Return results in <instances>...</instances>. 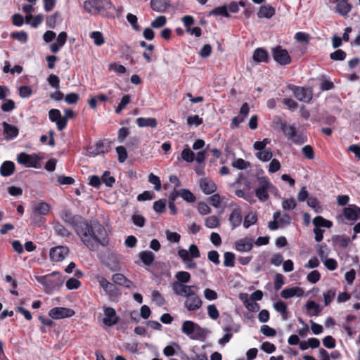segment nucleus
<instances>
[{
  "instance_id": "obj_1",
  "label": "nucleus",
  "mask_w": 360,
  "mask_h": 360,
  "mask_svg": "<svg viewBox=\"0 0 360 360\" xmlns=\"http://www.w3.org/2000/svg\"><path fill=\"white\" fill-rule=\"evenodd\" d=\"M83 244L91 251L98 248V245L105 246L108 244V233L100 222L88 221L84 217L75 230Z\"/></svg>"
},
{
  "instance_id": "obj_2",
  "label": "nucleus",
  "mask_w": 360,
  "mask_h": 360,
  "mask_svg": "<svg viewBox=\"0 0 360 360\" xmlns=\"http://www.w3.org/2000/svg\"><path fill=\"white\" fill-rule=\"evenodd\" d=\"M84 8L91 14L100 13L103 16H108L115 7L110 0H89L84 3Z\"/></svg>"
},
{
  "instance_id": "obj_3",
  "label": "nucleus",
  "mask_w": 360,
  "mask_h": 360,
  "mask_svg": "<svg viewBox=\"0 0 360 360\" xmlns=\"http://www.w3.org/2000/svg\"><path fill=\"white\" fill-rule=\"evenodd\" d=\"M37 282L43 285L49 293L58 290L63 284V279L58 271H53L45 276H35Z\"/></svg>"
},
{
  "instance_id": "obj_4",
  "label": "nucleus",
  "mask_w": 360,
  "mask_h": 360,
  "mask_svg": "<svg viewBox=\"0 0 360 360\" xmlns=\"http://www.w3.org/2000/svg\"><path fill=\"white\" fill-rule=\"evenodd\" d=\"M258 187L255 189V195L260 202H266L269 199V192L276 190L266 176L257 177Z\"/></svg>"
},
{
  "instance_id": "obj_5",
  "label": "nucleus",
  "mask_w": 360,
  "mask_h": 360,
  "mask_svg": "<svg viewBox=\"0 0 360 360\" xmlns=\"http://www.w3.org/2000/svg\"><path fill=\"white\" fill-rule=\"evenodd\" d=\"M271 54L274 60L280 65H287L292 61L288 51L281 46H276L271 49Z\"/></svg>"
},
{
  "instance_id": "obj_6",
  "label": "nucleus",
  "mask_w": 360,
  "mask_h": 360,
  "mask_svg": "<svg viewBox=\"0 0 360 360\" xmlns=\"http://www.w3.org/2000/svg\"><path fill=\"white\" fill-rule=\"evenodd\" d=\"M293 93L295 97L300 101L309 103L313 97L312 91L309 88L297 86L293 84L288 86Z\"/></svg>"
},
{
  "instance_id": "obj_7",
  "label": "nucleus",
  "mask_w": 360,
  "mask_h": 360,
  "mask_svg": "<svg viewBox=\"0 0 360 360\" xmlns=\"http://www.w3.org/2000/svg\"><path fill=\"white\" fill-rule=\"evenodd\" d=\"M172 288L175 295L184 297L186 299L196 294L193 289L198 290V288L194 285H187L179 282H173Z\"/></svg>"
},
{
  "instance_id": "obj_8",
  "label": "nucleus",
  "mask_w": 360,
  "mask_h": 360,
  "mask_svg": "<svg viewBox=\"0 0 360 360\" xmlns=\"http://www.w3.org/2000/svg\"><path fill=\"white\" fill-rule=\"evenodd\" d=\"M231 322L225 324L223 326V330L225 332L224 335L222 338L219 340V344L224 345L228 343L233 336V333H238L240 330V325L234 323L231 318H230Z\"/></svg>"
},
{
  "instance_id": "obj_9",
  "label": "nucleus",
  "mask_w": 360,
  "mask_h": 360,
  "mask_svg": "<svg viewBox=\"0 0 360 360\" xmlns=\"http://www.w3.org/2000/svg\"><path fill=\"white\" fill-rule=\"evenodd\" d=\"M60 217L65 224L72 226L74 231L83 218L79 214H73L68 209L63 210L60 213Z\"/></svg>"
},
{
  "instance_id": "obj_10",
  "label": "nucleus",
  "mask_w": 360,
  "mask_h": 360,
  "mask_svg": "<svg viewBox=\"0 0 360 360\" xmlns=\"http://www.w3.org/2000/svg\"><path fill=\"white\" fill-rule=\"evenodd\" d=\"M18 163L27 167L38 168L39 167V157L36 154L29 155L26 153H20L17 158Z\"/></svg>"
},
{
  "instance_id": "obj_11",
  "label": "nucleus",
  "mask_w": 360,
  "mask_h": 360,
  "mask_svg": "<svg viewBox=\"0 0 360 360\" xmlns=\"http://www.w3.org/2000/svg\"><path fill=\"white\" fill-rule=\"evenodd\" d=\"M329 2L335 5V12L344 18L347 17L352 8L349 0H329Z\"/></svg>"
},
{
  "instance_id": "obj_12",
  "label": "nucleus",
  "mask_w": 360,
  "mask_h": 360,
  "mask_svg": "<svg viewBox=\"0 0 360 360\" xmlns=\"http://www.w3.org/2000/svg\"><path fill=\"white\" fill-rule=\"evenodd\" d=\"M69 254L67 246H57L51 248L49 257L51 261L58 262L63 261Z\"/></svg>"
},
{
  "instance_id": "obj_13",
  "label": "nucleus",
  "mask_w": 360,
  "mask_h": 360,
  "mask_svg": "<svg viewBox=\"0 0 360 360\" xmlns=\"http://www.w3.org/2000/svg\"><path fill=\"white\" fill-rule=\"evenodd\" d=\"M74 314L75 311L73 309L65 307H54L49 312V315L53 319L68 318Z\"/></svg>"
},
{
  "instance_id": "obj_14",
  "label": "nucleus",
  "mask_w": 360,
  "mask_h": 360,
  "mask_svg": "<svg viewBox=\"0 0 360 360\" xmlns=\"http://www.w3.org/2000/svg\"><path fill=\"white\" fill-rule=\"evenodd\" d=\"M96 279L100 286L103 289L106 294L110 297H115L118 293V289L115 283L109 282L106 278L101 276H97Z\"/></svg>"
},
{
  "instance_id": "obj_15",
  "label": "nucleus",
  "mask_w": 360,
  "mask_h": 360,
  "mask_svg": "<svg viewBox=\"0 0 360 360\" xmlns=\"http://www.w3.org/2000/svg\"><path fill=\"white\" fill-rule=\"evenodd\" d=\"M49 117L51 122H56L59 131L64 129L67 126L66 118L61 116V113L58 109H51L49 112Z\"/></svg>"
},
{
  "instance_id": "obj_16",
  "label": "nucleus",
  "mask_w": 360,
  "mask_h": 360,
  "mask_svg": "<svg viewBox=\"0 0 360 360\" xmlns=\"http://www.w3.org/2000/svg\"><path fill=\"white\" fill-rule=\"evenodd\" d=\"M105 317L103 319V323L108 326H112L115 325L118 321L119 317L116 314L115 310L112 307L104 308Z\"/></svg>"
},
{
  "instance_id": "obj_17",
  "label": "nucleus",
  "mask_w": 360,
  "mask_h": 360,
  "mask_svg": "<svg viewBox=\"0 0 360 360\" xmlns=\"http://www.w3.org/2000/svg\"><path fill=\"white\" fill-rule=\"evenodd\" d=\"M276 124H279L283 134L288 140L295 136L296 129L293 125L287 124L286 122L283 121L280 117H276Z\"/></svg>"
},
{
  "instance_id": "obj_18",
  "label": "nucleus",
  "mask_w": 360,
  "mask_h": 360,
  "mask_svg": "<svg viewBox=\"0 0 360 360\" xmlns=\"http://www.w3.org/2000/svg\"><path fill=\"white\" fill-rule=\"evenodd\" d=\"M110 141L107 140L98 141L93 148H90L89 152L93 156L108 153L110 148Z\"/></svg>"
},
{
  "instance_id": "obj_19",
  "label": "nucleus",
  "mask_w": 360,
  "mask_h": 360,
  "mask_svg": "<svg viewBox=\"0 0 360 360\" xmlns=\"http://www.w3.org/2000/svg\"><path fill=\"white\" fill-rule=\"evenodd\" d=\"M242 219L241 209L237 205L232 210L229 217V221L231 224L232 230L240 226Z\"/></svg>"
},
{
  "instance_id": "obj_20",
  "label": "nucleus",
  "mask_w": 360,
  "mask_h": 360,
  "mask_svg": "<svg viewBox=\"0 0 360 360\" xmlns=\"http://www.w3.org/2000/svg\"><path fill=\"white\" fill-rule=\"evenodd\" d=\"M202 301L197 294L186 299L184 302V307L188 311H196L202 307Z\"/></svg>"
},
{
  "instance_id": "obj_21",
  "label": "nucleus",
  "mask_w": 360,
  "mask_h": 360,
  "mask_svg": "<svg viewBox=\"0 0 360 360\" xmlns=\"http://www.w3.org/2000/svg\"><path fill=\"white\" fill-rule=\"evenodd\" d=\"M345 217L349 221H356L360 219V207L354 205H350L343 210Z\"/></svg>"
},
{
  "instance_id": "obj_22",
  "label": "nucleus",
  "mask_w": 360,
  "mask_h": 360,
  "mask_svg": "<svg viewBox=\"0 0 360 360\" xmlns=\"http://www.w3.org/2000/svg\"><path fill=\"white\" fill-rule=\"evenodd\" d=\"M4 134L6 140H13L16 138L19 134V129L17 127L7 123L6 122H2Z\"/></svg>"
},
{
  "instance_id": "obj_23",
  "label": "nucleus",
  "mask_w": 360,
  "mask_h": 360,
  "mask_svg": "<svg viewBox=\"0 0 360 360\" xmlns=\"http://www.w3.org/2000/svg\"><path fill=\"white\" fill-rule=\"evenodd\" d=\"M199 184L201 190L206 195L212 194L217 190V186L214 182L209 179H201Z\"/></svg>"
},
{
  "instance_id": "obj_24",
  "label": "nucleus",
  "mask_w": 360,
  "mask_h": 360,
  "mask_svg": "<svg viewBox=\"0 0 360 360\" xmlns=\"http://www.w3.org/2000/svg\"><path fill=\"white\" fill-rule=\"evenodd\" d=\"M253 247L252 239L244 238L235 243L236 250L240 252H249Z\"/></svg>"
},
{
  "instance_id": "obj_25",
  "label": "nucleus",
  "mask_w": 360,
  "mask_h": 360,
  "mask_svg": "<svg viewBox=\"0 0 360 360\" xmlns=\"http://www.w3.org/2000/svg\"><path fill=\"white\" fill-rule=\"evenodd\" d=\"M150 4L154 11L164 13L170 6V1L169 0H150Z\"/></svg>"
},
{
  "instance_id": "obj_26",
  "label": "nucleus",
  "mask_w": 360,
  "mask_h": 360,
  "mask_svg": "<svg viewBox=\"0 0 360 360\" xmlns=\"http://www.w3.org/2000/svg\"><path fill=\"white\" fill-rule=\"evenodd\" d=\"M304 291L299 287H291L283 289L281 292V296L284 299H288L295 296L301 297Z\"/></svg>"
},
{
  "instance_id": "obj_27",
  "label": "nucleus",
  "mask_w": 360,
  "mask_h": 360,
  "mask_svg": "<svg viewBox=\"0 0 360 360\" xmlns=\"http://www.w3.org/2000/svg\"><path fill=\"white\" fill-rule=\"evenodd\" d=\"M276 13L275 8L269 5L261 6L259 8L257 15L259 18H267L269 19L273 17Z\"/></svg>"
},
{
  "instance_id": "obj_28",
  "label": "nucleus",
  "mask_w": 360,
  "mask_h": 360,
  "mask_svg": "<svg viewBox=\"0 0 360 360\" xmlns=\"http://www.w3.org/2000/svg\"><path fill=\"white\" fill-rule=\"evenodd\" d=\"M112 280L115 284L122 285L126 288H130L132 285V282L122 274H115L112 276Z\"/></svg>"
},
{
  "instance_id": "obj_29",
  "label": "nucleus",
  "mask_w": 360,
  "mask_h": 360,
  "mask_svg": "<svg viewBox=\"0 0 360 360\" xmlns=\"http://www.w3.org/2000/svg\"><path fill=\"white\" fill-rule=\"evenodd\" d=\"M15 170V164L11 161H5L0 167V174L3 176L12 175Z\"/></svg>"
},
{
  "instance_id": "obj_30",
  "label": "nucleus",
  "mask_w": 360,
  "mask_h": 360,
  "mask_svg": "<svg viewBox=\"0 0 360 360\" xmlns=\"http://www.w3.org/2000/svg\"><path fill=\"white\" fill-rule=\"evenodd\" d=\"M253 60L256 62H268L269 54L268 52L262 48H257L253 53Z\"/></svg>"
},
{
  "instance_id": "obj_31",
  "label": "nucleus",
  "mask_w": 360,
  "mask_h": 360,
  "mask_svg": "<svg viewBox=\"0 0 360 360\" xmlns=\"http://www.w3.org/2000/svg\"><path fill=\"white\" fill-rule=\"evenodd\" d=\"M139 257L142 262L148 266H152L155 261V255L150 251H141Z\"/></svg>"
},
{
  "instance_id": "obj_32",
  "label": "nucleus",
  "mask_w": 360,
  "mask_h": 360,
  "mask_svg": "<svg viewBox=\"0 0 360 360\" xmlns=\"http://www.w3.org/2000/svg\"><path fill=\"white\" fill-rule=\"evenodd\" d=\"M136 122L139 127H149L155 128L158 124L156 119L153 117H139L136 119Z\"/></svg>"
},
{
  "instance_id": "obj_33",
  "label": "nucleus",
  "mask_w": 360,
  "mask_h": 360,
  "mask_svg": "<svg viewBox=\"0 0 360 360\" xmlns=\"http://www.w3.org/2000/svg\"><path fill=\"white\" fill-rule=\"evenodd\" d=\"M50 211V206L48 203L40 202L35 203L33 207V212L41 215H46Z\"/></svg>"
},
{
  "instance_id": "obj_34",
  "label": "nucleus",
  "mask_w": 360,
  "mask_h": 360,
  "mask_svg": "<svg viewBox=\"0 0 360 360\" xmlns=\"http://www.w3.org/2000/svg\"><path fill=\"white\" fill-rule=\"evenodd\" d=\"M332 240L336 243L340 248H345L348 246L351 240L350 238L346 235L333 236Z\"/></svg>"
},
{
  "instance_id": "obj_35",
  "label": "nucleus",
  "mask_w": 360,
  "mask_h": 360,
  "mask_svg": "<svg viewBox=\"0 0 360 360\" xmlns=\"http://www.w3.org/2000/svg\"><path fill=\"white\" fill-rule=\"evenodd\" d=\"M305 307L309 316H318L321 311L319 304L311 300L307 301Z\"/></svg>"
},
{
  "instance_id": "obj_36",
  "label": "nucleus",
  "mask_w": 360,
  "mask_h": 360,
  "mask_svg": "<svg viewBox=\"0 0 360 360\" xmlns=\"http://www.w3.org/2000/svg\"><path fill=\"white\" fill-rule=\"evenodd\" d=\"M313 224L315 228L321 229V227L330 228L333 226L332 221L327 220L321 216H317L313 219Z\"/></svg>"
},
{
  "instance_id": "obj_37",
  "label": "nucleus",
  "mask_w": 360,
  "mask_h": 360,
  "mask_svg": "<svg viewBox=\"0 0 360 360\" xmlns=\"http://www.w3.org/2000/svg\"><path fill=\"white\" fill-rule=\"evenodd\" d=\"M255 156L262 162H268L273 157V153L270 148L260 152H257Z\"/></svg>"
},
{
  "instance_id": "obj_38",
  "label": "nucleus",
  "mask_w": 360,
  "mask_h": 360,
  "mask_svg": "<svg viewBox=\"0 0 360 360\" xmlns=\"http://www.w3.org/2000/svg\"><path fill=\"white\" fill-rule=\"evenodd\" d=\"M181 158L186 162H192L195 160V153L190 149L188 145L182 150Z\"/></svg>"
},
{
  "instance_id": "obj_39",
  "label": "nucleus",
  "mask_w": 360,
  "mask_h": 360,
  "mask_svg": "<svg viewBox=\"0 0 360 360\" xmlns=\"http://www.w3.org/2000/svg\"><path fill=\"white\" fill-rule=\"evenodd\" d=\"M196 325L191 321H185L181 327L182 332L188 336H191L194 330Z\"/></svg>"
},
{
  "instance_id": "obj_40",
  "label": "nucleus",
  "mask_w": 360,
  "mask_h": 360,
  "mask_svg": "<svg viewBox=\"0 0 360 360\" xmlns=\"http://www.w3.org/2000/svg\"><path fill=\"white\" fill-rule=\"evenodd\" d=\"M179 193L180 194V197L188 202H194L196 200L193 193L188 189H180L179 190Z\"/></svg>"
},
{
  "instance_id": "obj_41",
  "label": "nucleus",
  "mask_w": 360,
  "mask_h": 360,
  "mask_svg": "<svg viewBox=\"0 0 360 360\" xmlns=\"http://www.w3.org/2000/svg\"><path fill=\"white\" fill-rule=\"evenodd\" d=\"M55 232L62 237H68L70 236V231L60 222H56L53 225Z\"/></svg>"
},
{
  "instance_id": "obj_42",
  "label": "nucleus",
  "mask_w": 360,
  "mask_h": 360,
  "mask_svg": "<svg viewBox=\"0 0 360 360\" xmlns=\"http://www.w3.org/2000/svg\"><path fill=\"white\" fill-rule=\"evenodd\" d=\"M224 265L226 267L235 266V255L231 252H226L224 254Z\"/></svg>"
},
{
  "instance_id": "obj_43",
  "label": "nucleus",
  "mask_w": 360,
  "mask_h": 360,
  "mask_svg": "<svg viewBox=\"0 0 360 360\" xmlns=\"http://www.w3.org/2000/svg\"><path fill=\"white\" fill-rule=\"evenodd\" d=\"M209 15H222L226 18H229L230 16L228 11H227V7L226 6L216 7L215 8L212 9L210 12Z\"/></svg>"
},
{
  "instance_id": "obj_44",
  "label": "nucleus",
  "mask_w": 360,
  "mask_h": 360,
  "mask_svg": "<svg viewBox=\"0 0 360 360\" xmlns=\"http://www.w3.org/2000/svg\"><path fill=\"white\" fill-rule=\"evenodd\" d=\"M175 278H176V282L186 284L191 280V274L187 271H179L176 274Z\"/></svg>"
},
{
  "instance_id": "obj_45",
  "label": "nucleus",
  "mask_w": 360,
  "mask_h": 360,
  "mask_svg": "<svg viewBox=\"0 0 360 360\" xmlns=\"http://www.w3.org/2000/svg\"><path fill=\"white\" fill-rule=\"evenodd\" d=\"M90 37L94 40L95 45L100 46L105 43L103 34L98 31H94L91 33Z\"/></svg>"
},
{
  "instance_id": "obj_46",
  "label": "nucleus",
  "mask_w": 360,
  "mask_h": 360,
  "mask_svg": "<svg viewBox=\"0 0 360 360\" xmlns=\"http://www.w3.org/2000/svg\"><path fill=\"white\" fill-rule=\"evenodd\" d=\"M257 221V217L255 213H249L245 216L243 222V226L245 229L249 228L250 226L255 224Z\"/></svg>"
},
{
  "instance_id": "obj_47",
  "label": "nucleus",
  "mask_w": 360,
  "mask_h": 360,
  "mask_svg": "<svg viewBox=\"0 0 360 360\" xmlns=\"http://www.w3.org/2000/svg\"><path fill=\"white\" fill-rule=\"evenodd\" d=\"M219 224V219L217 216L208 217L205 220V225L209 229H214Z\"/></svg>"
},
{
  "instance_id": "obj_48",
  "label": "nucleus",
  "mask_w": 360,
  "mask_h": 360,
  "mask_svg": "<svg viewBox=\"0 0 360 360\" xmlns=\"http://www.w3.org/2000/svg\"><path fill=\"white\" fill-rule=\"evenodd\" d=\"M167 23V18L165 15H160L151 22V27L153 28H160L165 25Z\"/></svg>"
},
{
  "instance_id": "obj_49",
  "label": "nucleus",
  "mask_w": 360,
  "mask_h": 360,
  "mask_svg": "<svg viewBox=\"0 0 360 360\" xmlns=\"http://www.w3.org/2000/svg\"><path fill=\"white\" fill-rule=\"evenodd\" d=\"M153 209L158 213H163L166 209V200L160 199L158 201H155L153 204Z\"/></svg>"
},
{
  "instance_id": "obj_50",
  "label": "nucleus",
  "mask_w": 360,
  "mask_h": 360,
  "mask_svg": "<svg viewBox=\"0 0 360 360\" xmlns=\"http://www.w3.org/2000/svg\"><path fill=\"white\" fill-rule=\"evenodd\" d=\"M11 37L12 38L20 41L21 43H26L28 39L27 34L24 31L12 32L11 34Z\"/></svg>"
},
{
  "instance_id": "obj_51",
  "label": "nucleus",
  "mask_w": 360,
  "mask_h": 360,
  "mask_svg": "<svg viewBox=\"0 0 360 360\" xmlns=\"http://www.w3.org/2000/svg\"><path fill=\"white\" fill-rule=\"evenodd\" d=\"M102 181L105 184L106 186L112 187L115 181V179L113 176H110V172L109 171H105L102 176Z\"/></svg>"
},
{
  "instance_id": "obj_52",
  "label": "nucleus",
  "mask_w": 360,
  "mask_h": 360,
  "mask_svg": "<svg viewBox=\"0 0 360 360\" xmlns=\"http://www.w3.org/2000/svg\"><path fill=\"white\" fill-rule=\"evenodd\" d=\"M148 181L154 185V189L155 191H160L161 189V181L158 176L150 173L148 176Z\"/></svg>"
},
{
  "instance_id": "obj_53",
  "label": "nucleus",
  "mask_w": 360,
  "mask_h": 360,
  "mask_svg": "<svg viewBox=\"0 0 360 360\" xmlns=\"http://www.w3.org/2000/svg\"><path fill=\"white\" fill-rule=\"evenodd\" d=\"M115 149H116V152L118 155V161L120 163L124 162L127 160V156H128L126 148L122 146H120L116 147Z\"/></svg>"
},
{
  "instance_id": "obj_54",
  "label": "nucleus",
  "mask_w": 360,
  "mask_h": 360,
  "mask_svg": "<svg viewBox=\"0 0 360 360\" xmlns=\"http://www.w3.org/2000/svg\"><path fill=\"white\" fill-rule=\"evenodd\" d=\"M127 20L129 22V23L131 25L133 29H134L136 31L140 30L141 27L138 24V19L135 15L132 13H128L127 15Z\"/></svg>"
},
{
  "instance_id": "obj_55",
  "label": "nucleus",
  "mask_w": 360,
  "mask_h": 360,
  "mask_svg": "<svg viewBox=\"0 0 360 360\" xmlns=\"http://www.w3.org/2000/svg\"><path fill=\"white\" fill-rule=\"evenodd\" d=\"M153 302H155L158 306H162L165 304V300L158 290H153L151 294Z\"/></svg>"
},
{
  "instance_id": "obj_56",
  "label": "nucleus",
  "mask_w": 360,
  "mask_h": 360,
  "mask_svg": "<svg viewBox=\"0 0 360 360\" xmlns=\"http://www.w3.org/2000/svg\"><path fill=\"white\" fill-rule=\"evenodd\" d=\"M346 56V53L342 49H338L330 54V59L333 60H344Z\"/></svg>"
},
{
  "instance_id": "obj_57",
  "label": "nucleus",
  "mask_w": 360,
  "mask_h": 360,
  "mask_svg": "<svg viewBox=\"0 0 360 360\" xmlns=\"http://www.w3.org/2000/svg\"><path fill=\"white\" fill-rule=\"evenodd\" d=\"M304 156L308 160H313L315 154L313 148L310 145H306L302 148Z\"/></svg>"
},
{
  "instance_id": "obj_58",
  "label": "nucleus",
  "mask_w": 360,
  "mask_h": 360,
  "mask_svg": "<svg viewBox=\"0 0 360 360\" xmlns=\"http://www.w3.org/2000/svg\"><path fill=\"white\" fill-rule=\"evenodd\" d=\"M232 166L238 169H244L250 166L249 162L244 160L242 158H238L232 162Z\"/></svg>"
},
{
  "instance_id": "obj_59",
  "label": "nucleus",
  "mask_w": 360,
  "mask_h": 360,
  "mask_svg": "<svg viewBox=\"0 0 360 360\" xmlns=\"http://www.w3.org/2000/svg\"><path fill=\"white\" fill-rule=\"evenodd\" d=\"M60 15L58 12L49 16L46 20L47 26L51 28H54L56 25V21L58 18H60Z\"/></svg>"
},
{
  "instance_id": "obj_60",
  "label": "nucleus",
  "mask_w": 360,
  "mask_h": 360,
  "mask_svg": "<svg viewBox=\"0 0 360 360\" xmlns=\"http://www.w3.org/2000/svg\"><path fill=\"white\" fill-rule=\"evenodd\" d=\"M15 102L11 99H7L4 103H3L1 105V108L4 112H10L15 109Z\"/></svg>"
},
{
  "instance_id": "obj_61",
  "label": "nucleus",
  "mask_w": 360,
  "mask_h": 360,
  "mask_svg": "<svg viewBox=\"0 0 360 360\" xmlns=\"http://www.w3.org/2000/svg\"><path fill=\"white\" fill-rule=\"evenodd\" d=\"M109 70L114 71L118 74H124L127 71V69L122 65L118 64L117 63H113L110 65Z\"/></svg>"
},
{
  "instance_id": "obj_62",
  "label": "nucleus",
  "mask_w": 360,
  "mask_h": 360,
  "mask_svg": "<svg viewBox=\"0 0 360 360\" xmlns=\"http://www.w3.org/2000/svg\"><path fill=\"white\" fill-rule=\"evenodd\" d=\"M321 278V274L317 270L311 271L307 276V281L311 283H317Z\"/></svg>"
},
{
  "instance_id": "obj_63",
  "label": "nucleus",
  "mask_w": 360,
  "mask_h": 360,
  "mask_svg": "<svg viewBox=\"0 0 360 360\" xmlns=\"http://www.w3.org/2000/svg\"><path fill=\"white\" fill-rule=\"evenodd\" d=\"M19 95L21 98H29L32 93V89L29 86H21L18 89Z\"/></svg>"
},
{
  "instance_id": "obj_64",
  "label": "nucleus",
  "mask_w": 360,
  "mask_h": 360,
  "mask_svg": "<svg viewBox=\"0 0 360 360\" xmlns=\"http://www.w3.org/2000/svg\"><path fill=\"white\" fill-rule=\"evenodd\" d=\"M208 259L213 262L215 265L220 264L219 255L216 250L209 251L207 253Z\"/></svg>"
}]
</instances>
